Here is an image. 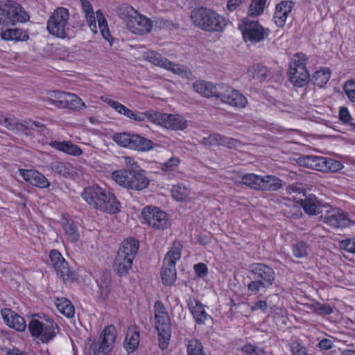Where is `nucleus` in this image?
<instances>
[{
	"label": "nucleus",
	"mask_w": 355,
	"mask_h": 355,
	"mask_svg": "<svg viewBox=\"0 0 355 355\" xmlns=\"http://www.w3.org/2000/svg\"><path fill=\"white\" fill-rule=\"evenodd\" d=\"M300 205L305 213L309 215H317L320 212V203L315 196H306L304 199L300 200Z\"/></svg>",
	"instance_id": "nucleus-34"
},
{
	"label": "nucleus",
	"mask_w": 355,
	"mask_h": 355,
	"mask_svg": "<svg viewBox=\"0 0 355 355\" xmlns=\"http://www.w3.org/2000/svg\"><path fill=\"white\" fill-rule=\"evenodd\" d=\"M85 13V17L90 27L91 31L94 33L98 31L96 21L98 22V27L101 31L103 37L107 40L110 45L112 44L113 38L110 34L108 28L107 23L105 19L101 10H98L94 13L93 8L88 1V0H79Z\"/></svg>",
	"instance_id": "nucleus-6"
},
{
	"label": "nucleus",
	"mask_w": 355,
	"mask_h": 355,
	"mask_svg": "<svg viewBox=\"0 0 355 355\" xmlns=\"http://www.w3.org/2000/svg\"><path fill=\"white\" fill-rule=\"evenodd\" d=\"M268 307L267 302L264 300H259L253 306H252V311L261 310L266 311Z\"/></svg>",
	"instance_id": "nucleus-64"
},
{
	"label": "nucleus",
	"mask_w": 355,
	"mask_h": 355,
	"mask_svg": "<svg viewBox=\"0 0 355 355\" xmlns=\"http://www.w3.org/2000/svg\"><path fill=\"white\" fill-rule=\"evenodd\" d=\"M150 122L172 130H183L188 125L187 121L178 114H167L153 110Z\"/></svg>",
	"instance_id": "nucleus-13"
},
{
	"label": "nucleus",
	"mask_w": 355,
	"mask_h": 355,
	"mask_svg": "<svg viewBox=\"0 0 355 355\" xmlns=\"http://www.w3.org/2000/svg\"><path fill=\"white\" fill-rule=\"evenodd\" d=\"M343 90L347 98L355 103V81L353 79L347 80L343 85Z\"/></svg>",
	"instance_id": "nucleus-52"
},
{
	"label": "nucleus",
	"mask_w": 355,
	"mask_h": 355,
	"mask_svg": "<svg viewBox=\"0 0 355 355\" xmlns=\"http://www.w3.org/2000/svg\"><path fill=\"white\" fill-rule=\"evenodd\" d=\"M83 199L94 209L110 214L119 211L120 203L114 194L98 186L86 188L82 193Z\"/></svg>",
	"instance_id": "nucleus-1"
},
{
	"label": "nucleus",
	"mask_w": 355,
	"mask_h": 355,
	"mask_svg": "<svg viewBox=\"0 0 355 355\" xmlns=\"http://www.w3.org/2000/svg\"><path fill=\"white\" fill-rule=\"evenodd\" d=\"M180 164V160L178 157H173L168 160L161 164L160 168L166 173H171L176 170Z\"/></svg>",
	"instance_id": "nucleus-49"
},
{
	"label": "nucleus",
	"mask_w": 355,
	"mask_h": 355,
	"mask_svg": "<svg viewBox=\"0 0 355 355\" xmlns=\"http://www.w3.org/2000/svg\"><path fill=\"white\" fill-rule=\"evenodd\" d=\"M101 99L119 114H123L132 120L139 122H144L146 120L150 121V120L152 110L146 112L133 111L118 101H113L107 96H101Z\"/></svg>",
	"instance_id": "nucleus-19"
},
{
	"label": "nucleus",
	"mask_w": 355,
	"mask_h": 355,
	"mask_svg": "<svg viewBox=\"0 0 355 355\" xmlns=\"http://www.w3.org/2000/svg\"><path fill=\"white\" fill-rule=\"evenodd\" d=\"M320 217L326 225L333 228H342L354 224L348 214L339 208L330 207Z\"/></svg>",
	"instance_id": "nucleus-18"
},
{
	"label": "nucleus",
	"mask_w": 355,
	"mask_h": 355,
	"mask_svg": "<svg viewBox=\"0 0 355 355\" xmlns=\"http://www.w3.org/2000/svg\"><path fill=\"white\" fill-rule=\"evenodd\" d=\"M220 85L200 80L193 83V88L196 92L203 97H217Z\"/></svg>",
	"instance_id": "nucleus-27"
},
{
	"label": "nucleus",
	"mask_w": 355,
	"mask_h": 355,
	"mask_svg": "<svg viewBox=\"0 0 355 355\" xmlns=\"http://www.w3.org/2000/svg\"><path fill=\"white\" fill-rule=\"evenodd\" d=\"M139 246V243L137 240L134 238H128L121 243L118 252H122L123 255L135 259Z\"/></svg>",
	"instance_id": "nucleus-35"
},
{
	"label": "nucleus",
	"mask_w": 355,
	"mask_h": 355,
	"mask_svg": "<svg viewBox=\"0 0 355 355\" xmlns=\"http://www.w3.org/2000/svg\"><path fill=\"white\" fill-rule=\"evenodd\" d=\"M194 269L197 275L202 277L206 275L207 273V268L204 263H198L194 266Z\"/></svg>",
	"instance_id": "nucleus-63"
},
{
	"label": "nucleus",
	"mask_w": 355,
	"mask_h": 355,
	"mask_svg": "<svg viewBox=\"0 0 355 355\" xmlns=\"http://www.w3.org/2000/svg\"><path fill=\"white\" fill-rule=\"evenodd\" d=\"M65 234L71 242H76L80 239V232L73 220L63 218L62 222Z\"/></svg>",
	"instance_id": "nucleus-39"
},
{
	"label": "nucleus",
	"mask_w": 355,
	"mask_h": 355,
	"mask_svg": "<svg viewBox=\"0 0 355 355\" xmlns=\"http://www.w3.org/2000/svg\"><path fill=\"white\" fill-rule=\"evenodd\" d=\"M330 77V69L329 68H322L314 73L313 80L315 85L318 87H322L329 80Z\"/></svg>",
	"instance_id": "nucleus-45"
},
{
	"label": "nucleus",
	"mask_w": 355,
	"mask_h": 355,
	"mask_svg": "<svg viewBox=\"0 0 355 355\" xmlns=\"http://www.w3.org/2000/svg\"><path fill=\"white\" fill-rule=\"evenodd\" d=\"M50 145L53 148L73 156H80L83 151L77 145L70 141H53Z\"/></svg>",
	"instance_id": "nucleus-31"
},
{
	"label": "nucleus",
	"mask_w": 355,
	"mask_h": 355,
	"mask_svg": "<svg viewBox=\"0 0 355 355\" xmlns=\"http://www.w3.org/2000/svg\"><path fill=\"white\" fill-rule=\"evenodd\" d=\"M324 157L309 155L298 159L300 165L321 171Z\"/></svg>",
	"instance_id": "nucleus-38"
},
{
	"label": "nucleus",
	"mask_w": 355,
	"mask_h": 355,
	"mask_svg": "<svg viewBox=\"0 0 355 355\" xmlns=\"http://www.w3.org/2000/svg\"><path fill=\"white\" fill-rule=\"evenodd\" d=\"M111 176L116 183L127 189L141 191L149 184V180L142 171L117 170L114 171Z\"/></svg>",
	"instance_id": "nucleus-3"
},
{
	"label": "nucleus",
	"mask_w": 355,
	"mask_h": 355,
	"mask_svg": "<svg viewBox=\"0 0 355 355\" xmlns=\"http://www.w3.org/2000/svg\"><path fill=\"white\" fill-rule=\"evenodd\" d=\"M293 6L294 3L291 1H282L277 4L273 16V21L277 26L283 27L285 25Z\"/></svg>",
	"instance_id": "nucleus-25"
},
{
	"label": "nucleus",
	"mask_w": 355,
	"mask_h": 355,
	"mask_svg": "<svg viewBox=\"0 0 355 355\" xmlns=\"http://www.w3.org/2000/svg\"><path fill=\"white\" fill-rule=\"evenodd\" d=\"M128 29L135 34H146L151 31L153 21L144 15L136 11L134 15H131L126 21Z\"/></svg>",
	"instance_id": "nucleus-22"
},
{
	"label": "nucleus",
	"mask_w": 355,
	"mask_h": 355,
	"mask_svg": "<svg viewBox=\"0 0 355 355\" xmlns=\"http://www.w3.org/2000/svg\"><path fill=\"white\" fill-rule=\"evenodd\" d=\"M293 252L297 258L304 257L308 254V245L304 242H297L293 245Z\"/></svg>",
	"instance_id": "nucleus-53"
},
{
	"label": "nucleus",
	"mask_w": 355,
	"mask_h": 355,
	"mask_svg": "<svg viewBox=\"0 0 355 355\" xmlns=\"http://www.w3.org/2000/svg\"><path fill=\"white\" fill-rule=\"evenodd\" d=\"M243 39L245 42L257 43L266 38L270 33L269 29L264 28L257 21L244 19L239 26Z\"/></svg>",
	"instance_id": "nucleus-15"
},
{
	"label": "nucleus",
	"mask_w": 355,
	"mask_h": 355,
	"mask_svg": "<svg viewBox=\"0 0 355 355\" xmlns=\"http://www.w3.org/2000/svg\"><path fill=\"white\" fill-rule=\"evenodd\" d=\"M153 148L152 141L137 135H132L130 148L139 151L150 150Z\"/></svg>",
	"instance_id": "nucleus-37"
},
{
	"label": "nucleus",
	"mask_w": 355,
	"mask_h": 355,
	"mask_svg": "<svg viewBox=\"0 0 355 355\" xmlns=\"http://www.w3.org/2000/svg\"><path fill=\"white\" fill-rule=\"evenodd\" d=\"M1 20L8 25L26 21L29 16L19 4L15 2H7L0 5Z\"/></svg>",
	"instance_id": "nucleus-14"
},
{
	"label": "nucleus",
	"mask_w": 355,
	"mask_h": 355,
	"mask_svg": "<svg viewBox=\"0 0 355 355\" xmlns=\"http://www.w3.org/2000/svg\"><path fill=\"white\" fill-rule=\"evenodd\" d=\"M261 175L254 173H248L241 176V181L235 180L236 183L241 182L242 184L254 189L259 190L260 185Z\"/></svg>",
	"instance_id": "nucleus-44"
},
{
	"label": "nucleus",
	"mask_w": 355,
	"mask_h": 355,
	"mask_svg": "<svg viewBox=\"0 0 355 355\" xmlns=\"http://www.w3.org/2000/svg\"><path fill=\"white\" fill-rule=\"evenodd\" d=\"M250 272L254 275V279L248 285V289L257 293L261 289L270 287L275 278L274 270L263 263H254L250 266Z\"/></svg>",
	"instance_id": "nucleus-5"
},
{
	"label": "nucleus",
	"mask_w": 355,
	"mask_h": 355,
	"mask_svg": "<svg viewBox=\"0 0 355 355\" xmlns=\"http://www.w3.org/2000/svg\"><path fill=\"white\" fill-rule=\"evenodd\" d=\"M141 214L146 223L155 230H164L171 225L168 214L157 207H145Z\"/></svg>",
	"instance_id": "nucleus-17"
},
{
	"label": "nucleus",
	"mask_w": 355,
	"mask_h": 355,
	"mask_svg": "<svg viewBox=\"0 0 355 355\" xmlns=\"http://www.w3.org/2000/svg\"><path fill=\"white\" fill-rule=\"evenodd\" d=\"M339 118L344 123H348L352 120L349 112L346 107H342L339 112Z\"/></svg>",
	"instance_id": "nucleus-62"
},
{
	"label": "nucleus",
	"mask_w": 355,
	"mask_h": 355,
	"mask_svg": "<svg viewBox=\"0 0 355 355\" xmlns=\"http://www.w3.org/2000/svg\"><path fill=\"white\" fill-rule=\"evenodd\" d=\"M0 37L5 41L24 42L29 39L27 33L21 28H7L2 31Z\"/></svg>",
	"instance_id": "nucleus-30"
},
{
	"label": "nucleus",
	"mask_w": 355,
	"mask_h": 355,
	"mask_svg": "<svg viewBox=\"0 0 355 355\" xmlns=\"http://www.w3.org/2000/svg\"><path fill=\"white\" fill-rule=\"evenodd\" d=\"M116 338V331L113 326L106 327L96 344L94 352L95 355H106L112 349Z\"/></svg>",
	"instance_id": "nucleus-23"
},
{
	"label": "nucleus",
	"mask_w": 355,
	"mask_h": 355,
	"mask_svg": "<svg viewBox=\"0 0 355 355\" xmlns=\"http://www.w3.org/2000/svg\"><path fill=\"white\" fill-rule=\"evenodd\" d=\"M154 309L159 345L162 349H164L168 347L171 337L170 318L165 307L160 302L155 303Z\"/></svg>",
	"instance_id": "nucleus-7"
},
{
	"label": "nucleus",
	"mask_w": 355,
	"mask_h": 355,
	"mask_svg": "<svg viewBox=\"0 0 355 355\" xmlns=\"http://www.w3.org/2000/svg\"><path fill=\"white\" fill-rule=\"evenodd\" d=\"M190 188L182 183L174 185L171 190L172 196L178 201L187 200L190 194Z\"/></svg>",
	"instance_id": "nucleus-43"
},
{
	"label": "nucleus",
	"mask_w": 355,
	"mask_h": 355,
	"mask_svg": "<svg viewBox=\"0 0 355 355\" xmlns=\"http://www.w3.org/2000/svg\"><path fill=\"white\" fill-rule=\"evenodd\" d=\"M191 18L197 27L206 31H222L227 25L224 17L205 8L193 10Z\"/></svg>",
	"instance_id": "nucleus-2"
},
{
	"label": "nucleus",
	"mask_w": 355,
	"mask_h": 355,
	"mask_svg": "<svg viewBox=\"0 0 355 355\" xmlns=\"http://www.w3.org/2000/svg\"><path fill=\"white\" fill-rule=\"evenodd\" d=\"M306 56L297 53L289 63V80L295 86L303 87L309 80V73L306 68Z\"/></svg>",
	"instance_id": "nucleus-12"
},
{
	"label": "nucleus",
	"mask_w": 355,
	"mask_h": 355,
	"mask_svg": "<svg viewBox=\"0 0 355 355\" xmlns=\"http://www.w3.org/2000/svg\"><path fill=\"white\" fill-rule=\"evenodd\" d=\"M49 257L51 263L59 278L62 279L64 282L75 279V272L69 268L68 263L58 250H51Z\"/></svg>",
	"instance_id": "nucleus-21"
},
{
	"label": "nucleus",
	"mask_w": 355,
	"mask_h": 355,
	"mask_svg": "<svg viewBox=\"0 0 355 355\" xmlns=\"http://www.w3.org/2000/svg\"><path fill=\"white\" fill-rule=\"evenodd\" d=\"M28 329L33 337L43 343L52 340L58 332V325L51 318L42 320L33 319L28 324Z\"/></svg>",
	"instance_id": "nucleus-8"
},
{
	"label": "nucleus",
	"mask_w": 355,
	"mask_h": 355,
	"mask_svg": "<svg viewBox=\"0 0 355 355\" xmlns=\"http://www.w3.org/2000/svg\"><path fill=\"white\" fill-rule=\"evenodd\" d=\"M132 135H130L125 132L117 133L113 136L114 141L119 145L123 147H127L130 148L131 139Z\"/></svg>",
	"instance_id": "nucleus-51"
},
{
	"label": "nucleus",
	"mask_w": 355,
	"mask_h": 355,
	"mask_svg": "<svg viewBox=\"0 0 355 355\" xmlns=\"http://www.w3.org/2000/svg\"><path fill=\"white\" fill-rule=\"evenodd\" d=\"M1 315L5 322L11 328L18 331L25 330L26 324L24 319L17 313L8 309L1 310Z\"/></svg>",
	"instance_id": "nucleus-26"
},
{
	"label": "nucleus",
	"mask_w": 355,
	"mask_h": 355,
	"mask_svg": "<svg viewBox=\"0 0 355 355\" xmlns=\"http://www.w3.org/2000/svg\"><path fill=\"white\" fill-rule=\"evenodd\" d=\"M21 123H24L25 126L21 128L20 131H24L26 129H34V128H43L44 125L39 121H24Z\"/></svg>",
	"instance_id": "nucleus-61"
},
{
	"label": "nucleus",
	"mask_w": 355,
	"mask_h": 355,
	"mask_svg": "<svg viewBox=\"0 0 355 355\" xmlns=\"http://www.w3.org/2000/svg\"><path fill=\"white\" fill-rule=\"evenodd\" d=\"M221 145L230 148H234L240 145V142L234 139L223 137Z\"/></svg>",
	"instance_id": "nucleus-60"
},
{
	"label": "nucleus",
	"mask_w": 355,
	"mask_h": 355,
	"mask_svg": "<svg viewBox=\"0 0 355 355\" xmlns=\"http://www.w3.org/2000/svg\"><path fill=\"white\" fill-rule=\"evenodd\" d=\"M69 12L68 9L63 7H58L50 15L46 29L51 35L64 39L69 37Z\"/></svg>",
	"instance_id": "nucleus-4"
},
{
	"label": "nucleus",
	"mask_w": 355,
	"mask_h": 355,
	"mask_svg": "<svg viewBox=\"0 0 355 355\" xmlns=\"http://www.w3.org/2000/svg\"><path fill=\"white\" fill-rule=\"evenodd\" d=\"M248 74L249 77L260 82L264 81L270 77V75L268 69L259 64H255L250 66L248 69Z\"/></svg>",
	"instance_id": "nucleus-36"
},
{
	"label": "nucleus",
	"mask_w": 355,
	"mask_h": 355,
	"mask_svg": "<svg viewBox=\"0 0 355 355\" xmlns=\"http://www.w3.org/2000/svg\"><path fill=\"white\" fill-rule=\"evenodd\" d=\"M266 0H252L250 6L249 12L250 15L257 16L263 12Z\"/></svg>",
	"instance_id": "nucleus-50"
},
{
	"label": "nucleus",
	"mask_w": 355,
	"mask_h": 355,
	"mask_svg": "<svg viewBox=\"0 0 355 355\" xmlns=\"http://www.w3.org/2000/svg\"><path fill=\"white\" fill-rule=\"evenodd\" d=\"M282 187V181L275 175H261L259 190L275 191Z\"/></svg>",
	"instance_id": "nucleus-33"
},
{
	"label": "nucleus",
	"mask_w": 355,
	"mask_h": 355,
	"mask_svg": "<svg viewBox=\"0 0 355 355\" xmlns=\"http://www.w3.org/2000/svg\"><path fill=\"white\" fill-rule=\"evenodd\" d=\"M51 168L54 173L64 178L71 177L74 173V168L71 164L59 161L53 162Z\"/></svg>",
	"instance_id": "nucleus-40"
},
{
	"label": "nucleus",
	"mask_w": 355,
	"mask_h": 355,
	"mask_svg": "<svg viewBox=\"0 0 355 355\" xmlns=\"http://www.w3.org/2000/svg\"><path fill=\"white\" fill-rule=\"evenodd\" d=\"M339 245L341 249L348 252L355 254V237L340 241Z\"/></svg>",
	"instance_id": "nucleus-54"
},
{
	"label": "nucleus",
	"mask_w": 355,
	"mask_h": 355,
	"mask_svg": "<svg viewBox=\"0 0 355 355\" xmlns=\"http://www.w3.org/2000/svg\"><path fill=\"white\" fill-rule=\"evenodd\" d=\"M47 101L58 108H68L76 112L85 110L87 106L82 99L73 93L52 91L49 93Z\"/></svg>",
	"instance_id": "nucleus-9"
},
{
	"label": "nucleus",
	"mask_w": 355,
	"mask_h": 355,
	"mask_svg": "<svg viewBox=\"0 0 355 355\" xmlns=\"http://www.w3.org/2000/svg\"><path fill=\"white\" fill-rule=\"evenodd\" d=\"M125 164L126 167L128 168V171H139L138 168L139 166L137 162L135 160L134 158L128 156H125L123 157Z\"/></svg>",
	"instance_id": "nucleus-58"
},
{
	"label": "nucleus",
	"mask_w": 355,
	"mask_h": 355,
	"mask_svg": "<svg viewBox=\"0 0 355 355\" xmlns=\"http://www.w3.org/2000/svg\"><path fill=\"white\" fill-rule=\"evenodd\" d=\"M188 355H205L202 345L197 340H191L187 346Z\"/></svg>",
	"instance_id": "nucleus-48"
},
{
	"label": "nucleus",
	"mask_w": 355,
	"mask_h": 355,
	"mask_svg": "<svg viewBox=\"0 0 355 355\" xmlns=\"http://www.w3.org/2000/svg\"><path fill=\"white\" fill-rule=\"evenodd\" d=\"M188 306L197 323H205L210 318L199 301L190 298L188 300Z\"/></svg>",
	"instance_id": "nucleus-28"
},
{
	"label": "nucleus",
	"mask_w": 355,
	"mask_h": 355,
	"mask_svg": "<svg viewBox=\"0 0 355 355\" xmlns=\"http://www.w3.org/2000/svg\"><path fill=\"white\" fill-rule=\"evenodd\" d=\"M58 310L67 318L74 315L75 309L71 302L66 298H58L55 302Z\"/></svg>",
	"instance_id": "nucleus-41"
},
{
	"label": "nucleus",
	"mask_w": 355,
	"mask_h": 355,
	"mask_svg": "<svg viewBox=\"0 0 355 355\" xmlns=\"http://www.w3.org/2000/svg\"><path fill=\"white\" fill-rule=\"evenodd\" d=\"M242 351L248 355H263L264 350L251 344H246L242 347Z\"/></svg>",
	"instance_id": "nucleus-55"
},
{
	"label": "nucleus",
	"mask_w": 355,
	"mask_h": 355,
	"mask_svg": "<svg viewBox=\"0 0 355 355\" xmlns=\"http://www.w3.org/2000/svg\"><path fill=\"white\" fill-rule=\"evenodd\" d=\"M291 349L293 355H307L306 349L298 343H293L291 345Z\"/></svg>",
	"instance_id": "nucleus-59"
},
{
	"label": "nucleus",
	"mask_w": 355,
	"mask_h": 355,
	"mask_svg": "<svg viewBox=\"0 0 355 355\" xmlns=\"http://www.w3.org/2000/svg\"><path fill=\"white\" fill-rule=\"evenodd\" d=\"M118 13L121 18L127 21L131 15L136 13V10L131 6L123 5L119 7Z\"/></svg>",
	"instance_id": "nucleus-56"
},
{
	"label": "nucleus",
	"mask_w": 355,
	"mask_h": 355,
	"mask_svg": "<svg viewBox=\"0 0 355 355\" xmlns=\"http://www.w3.org/2000/svg\"><path fill=\"white\" fill-rule=\"evenodd\" d=\"M139 344V331L137 327L131 326L128 328L124 347L128 353L133 352Z\"/></svg>",
	"instance_id": "nucleus-32"
},
{
	"label": "nucleus",
	"mask_w": 355,
	"mask_h": 355,
	"mask_svg": "<svg viewBox=\"0 0 355 355\" xmlns=\"http://www.w3.org/2000/svg\"><path fill=\"white\" fill-rule=\"evenodd\" d=\"M182 249V244L175 241L165 255L161 275L164 284L166 285H171L176 279L175 263L181 257Z\"/></svg>",
	"instance_id": "nucleus-11"
},
{
	"label": "nucleus",
	"mask_w": 355,
	"mask_h": 355,
	"mask_svg": "<svg viewBox=\"0 0 355 355\" xmlns=\"http://www.w3.org/2000/svg\"><path fill=\"white\" fill-rule=\"evenodd\" d=\"M143 57L144 60L151 64L182 78H189L191 76V72L187 66L173 62L156 51H147L144 53Z\"/></svg>",
	"instance_id": "nucleus-10"
},
{
	"label": "nucleus",
	"mask_w": 355,
	"mask_h": 355,
	"mask_svg": "<svg viewBox=\"0 0 355 355\" xmlns=\"http://www.w3.org/2000/svg\"><path fill=\"white\" fill-rule=\"evenodd\" d=\"M223 136L218 134L210 135L207 137L203 138L202 143L205 145H221Z\"/></svg>",
	"instance_id": "nucleus-57"
},
{
	"label": "nucleus",
	"mask_w": 355,
	"mask_h": 355,
	"mask_svg": "<svg viewBox=\"0 0 355 355\" xmlns=\"http://www.w3.org/2000/svg\"><path fill=\"white\" fill-rule=\"evenodd\" d=\"M19 172L25 181L35 187L44 189L50 186L48 179L37 171L19 169Z\"/></svg>",
	"instance_id": "nucleus-24"
},
{
	"label": "nucleus",
	"mask_w": 355,
	"mask_h": 355,
	"mask_svg": "<svg viewBox=\"0 0 355 355\" xmlns=\"http://www.w3.org/2000/svg\"><path fill=\"white\" fill-rule=\"evenodd\" d=\"M343 168L340 162L330 158L324 157L321 171L336 173Z\"/></svg>",
	"instance_id": "nucleus-46"
},
{
	"label": "nucleus",
	"mask_w": 355,
	"mask_h": 355,
	"mask_svg": "<svg viewBox=\"0 0 355 355\" xmlns=\"http://www.w3.org/2000/svg\"><path fill=\"white\" fill-rule=\"evenodd\" d=\"M0 125L4 126L9 130L16 132H20L21 128L25 126L24 123H19V122L16 119L4 115L1 112Z\"/></svg>",
	"instance_id": "nucleus-42"
},
{
	"label": "nucleus",
	"mask_w": 355,
	"mask_h": 355,
	"mask_svg": "<svg viewBox=\"0 0 355 355\" xmlns=\"http://www.w3.org/2000/svg\"><path fill=\"white\" fill-rule=\"evenodd\" d=\"M311 311L322 315H329L333 312L332 307L327 304L315 302L309 305Z\"/></svg>",
	"instance_id": "nucleus-47"
},
{
	"label": "nucleus",
	"mask_w": 355,
	"mask_h": 355,
	"mask_svg": "<svg viewBox=\"0 0 355 355\" xmlns=\"http://www.w3.org/2000/svg\"><path fill=\"white\" fill-rule=\"evenodd\" d=\"M101 99L119 114H123L132 120L139 122H144L146 120L150 121V120L152 110L146 112L133 111L118 101H113L107 96H101Z\"/></svg>",
	"instance_id": "nucleus-20"
},
{
	"label": "nucleus",
	"mask_w": 355,
	"mask_h": 355,
	"mask_svg": "<svg viewBox=\"0 0 355 355\" xmlns=\"http://www.w3.org/2000/svg\"><path fill=\"white\" fill-rule=\"evenodd\" d=\"M222 103L237 108H244L248 105V100L238 90L231 86L220 84L217 94Z\"/></svg>",
	"instance_id": "nucleus-16"
},
{
	"label": "nucleus",
	"mask_w": 355,
	"mask_h": 355,
	"mask_svg": "<svg viewBox=\"0 0 355 355\" xmlns=\"http://www.w3.org/2000/svg\"><path fill=\"white\" fill-rule=\"evenodd\" d=\"M133 260V258L123 255L122 252H117L113 264L114 268L120 275H126L132 268Z\"/></svg>",
	"instance_id": "nucleus-29"
}]
</instances>
